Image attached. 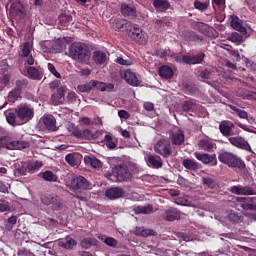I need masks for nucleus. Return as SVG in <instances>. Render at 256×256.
<instances>
[{"label":"nucleus","mask_w":256,"mask_h":256,"mask_svg":"<svg viewBox=\"0 0 256 256\" xmlns=\"http://www.w3.org/2000/svg\"><path fill=\"white\" fill-rule=\"evenodd\" d=\"M68 55L73 61H79V63H85L91 58V50L85 43L74 42L68 49Z\"/></svg>","instance_id":"f257e3e1"},{"label":"nucleus","mask_w":256,"mask_h":256,"mask_svg":"<svg viewBox=\"0 0 256 256\" xmlns=\"http://www.w3.org/2000/svg\"><path fill=\"white\" fill-rule=\"evenodd\" d=\"M31 144L27 141L17 140V141H9V137L1 136L0 137V151L2 149H8L9 151L13 150H21V149H29Z\"/></svg>","instance_id":"f03ea898"},{"label":"nucleus","mask_w":256,"mask_h":256,"mask_svg":"<svg viewBox=\"0 0 256 256\" xmlns=\"http://www.w3.org/2000/svg\"><path fill=\"white\" fill-rule=\"evenodd\" d=\"M154 151L158 155L164 157V159H169L173 155V148L171 147V140L169 138H161L154 145Z\"/></svg>","instance_id":"7ed1b4c3"},{"label":"nucleus","mask_w":256,"mask_h":256,"mask_svg":"<svg viewBox=\"0 0 256 256\" xmlns=\"http://www.w3.org/2000/svg\"><path fill=\"white\" fill-rule=\"evenodd\" d=\"M218 160L223 165H227L228 167H239V163H241V159L233 152H229L227 150H222L218 153Z\"/></svg>","instance_id":"20e7f679"},{"label":"nucleus","mask_w":256,"mask_h":256,"mask_svg":"<svg viewBox=\"0 0 256 256\" xmlns=\"http://www.w3.org/2000/svg\"><path fill=\"white\" fill-rule=\"evenodd\" d=\"M126 33L132 41H135V43L143 44L147 41L143 30L139 28V25L134 24L133 22H130V26L126 28Z\"/></svg>","instance_id":"39448f33"},{"label":"nucleus","mask_w":256,"mask_h":256,"mask_svg":"<svg viewBox=\"0 0 256 256\" xmlns=\"http://www.w3.org/2000/svg\"><path fill=\"white\" fill-rule=\"evenodd\" d=\"M17 118L23 123H29L35 115V110L27 104H21L16 108Z\"/></svg>","instance_id":"423d86ee"},{"label":"nucleus","mask_w":256,"mask_h":256,"mask_svg":"<svg viewBox=\"0 0 256 256\" xmlns=\"http://www.w3.org/2000/svg\"><path fill=\"white\" fill-rule=\"evenodd\" d=\"M70 189H73V191H87V189H91V182L83 176H74L70 180Z\"/></svg>","instance_id":"0eeeda50"},{"label":"nucleus","mask_w":256,"mask_h":256,"mask_svg":"<svg viewBox=\"0 0 256 256\" xmlns=\"http://www.w3.org/2000/svg\"><path fill=\"white\" fill-rule=\"evenodd\" d=\"M112 172L116 175V179L119 182L129 181L132 177L131 171H129V166L125 164L116 165Z\"/></svg>","instance_id":"6e6552de"},{"label":"nucleus","mask_w":256,"mask_h":256,"mask_svg":"<svg viewBox=\"0 0 256 256\" xmlns=\"http://www.w3.org/2000/svg\"><path fill=\"white\" fill-rule=\"evenodd\" d=\"M194 157L197 159V161L203 163V165H211L212 163V167H217V154L195 152Z\"/></svg>","instance_id":"1a4fd4ad"},{"label":"nucleus","mask_w":256,"mask_h":256,"mask_svg":"<svg viewBox=\"0 0 256 256\" xmlns=\"http://www.w3.org/2000/svg\"><path fill=\"white\" fill-rule=\"evenodd\" d=\"M228 141L233 145V147H237V149H242L243 151H249L250 153H253L249 142H247V140L241 136L229 137Z\"/></svg>","instance_id":"9d476101"},{"label":"nucleus","mask_w":256,"mask_h":256,"mask_svg":"<svg viewBox=\"0 0 256 256\" xmlns=\"http://www.w3.org/2000/svg\"><path fill=\"white\" fill-rule=\"evenodd\" d=\"M72 136L76 137V139L85 141H93V139H97V134L93 133L90 129L80 130L79 128H75L72 131Z\"/></svg>","instance_id":"9b49d317"},{"label":"nucleus","mask_w":256,"mask_h":256,"mask_svg":"<svg viewBox=\"0 0 256 256\" xmlns=\"http://www.w3.org/2000/svg\"><path fill=\"white\" fill-rule=\"evenodd\" d=\"M19 55L27 65H35V58L31 54V44L29 42L23 43Z\"/></svg>","instance_id":"f8f14e48"},{"label":"nucleus","mask_w":256,"mask_h":256,"mask_svg":"<svg viewBox=\"0 0 256 256\" xmlns=\"http://www.w3.org/2000/svg\"><path fill=\"white\" fill-rule=\"evenodd\" d=\"M182 61L186 65H201L205 61V53L200 52L196 55H183Z\"/></svg>","instance_id":"ddd939ff"},{"label":"nucleus","mask_w":256,"mask_h":256,"mask_svg":"<svg viewBox=\"0 0 256 256\" xmlns=\"http://www.w3.org/2000/svg\"><path fill=\"white\" fill-rule=\"evenodd\" d=\"M121 15L124 17H127L128 19H135L137 17V7H135V4L133 3H125L123 2L121 4Z\"/></svg>","instance_id":"4468645a"},{"label":"nucleus","mask_w":256,"mask_h":256,"mask_svg":"<svg viewBox=\"0 0 256 256\" xmlns=\"http://www.w3.org/2000/svg\"><path fill=\"white\" fill-rule=\"evenodd\" d=\"M198 147L207 153H214V151L217 149V143L210 138H203L198 141Z\"/></svg>","instance_id":"2eb2a0df"},{"label":"nucleus","mask_w":256,"mask_h":256,"mask_svg":"<svg viewBox=\"0 0 256 256\" xmlns=\"http://www.w3.org/2000/svg\"><path fill=\"white\" fill-rule=\"evenodd\" d=\"M168 139L171 141L172 145L181 147V145L185 143V132H183V130H178L177 132L170 131Z\"/></svg>","instance_id":"dca6fc26"},{"label":"nucleus","mask_w":256,"mask_h":256,"mask_svg":"<svg viewBox=\"0 0 256 256\" xmlns=\"http://www.w3.org/2000/svg\"><path fill=\"white\" fill-rule=\"evenodd\" d=\"M125 195V190L121 187H111L105 191V197L110 199V201H115V199H121Z\"/></svg>","instance_id":"f3484780"},{"label":"nucleus","mask_w":256,"mask_h":256,"mask_svg":"<svg viewBox=\"0 0 256 256\" xmlns=\"http://www.w3.org/2000/svg\"><path fill=\"white\" fill-rule=\"evenodd\" d=\"M233 129H235V124L233 122L223 121L219 124V131L223 137H231L235 135V133H233Z\"/></svg>","instance_id":"a211bd4d"},{"label":"nucleus","mask_w":256,"mask_h":256,"mask_svg":"<svg viewBox=\"0 0 256 256\" xmlns=\"http://www.w3.org/2000/svg\"><path fill=\"white\" fill-rule=\"evenodd\" d=\"M42 123L44 125V127L48 130V131H57V120L55 119V116L51 115V114H46L42 117Z\"/></svg>","instance_id":"6ab92c4d"},{"label":"nucleus","mask_w":256,"mask_h":256,"mask_svg":"<svg viewBox=\"0 0 256 256\" xmlns=\"http://www.w3.org/2000/svg\"><path fill=\"white\" fill-rule=\"evenodd\" d=\"M230 191L234 195H256L255 189L251 186H232Z\"/></svg>","instance_id":"aec40b11"},{"label":"nucleus","mask_w":256,"mask_h":256,"mask_svg":"<svg viewBox=\"0 0 256 256\" xmlns=\"http://www.w3.org/2000/svg\"><path fill=\"white\" fill-rule=\"evenodd\" d=\"M51 101L53 105H63L65 103V87L57 89V93L52 94Z\"/></svg>","instance_id":"412c9836"},{"label":"nucleus","mask_w":256,"mask_h":256,"mask_svg":"<svg viewBox=\"0 0 256 256\" xmlns=\"http://www.w3.org/2000/svg\"><path fill=\"white\" fill-rule=\"evenodd\" d=\"M112 27L115 29V31H127V28L131 27V21L123 18H116L112 22Z\"/></svg>","instance_id":"4be33fe9"},{"label":"nucleus","mask_w":256,"mask_h":256,"mask_svg":"<svg viewBox=\"0 0 256 256\" xmlns=\"http://www.w3.org/2000/svg\"><path fill=\"white\" fill-rule=\"evenodd\" d=\"M124 79L129 85H132V87H139L141 83L139 82V78H137V74L131 70H126L124 72Z\"/></svg>","instance_id":"5701e85b"},{"label":"nucleus","mask_w":256,"mask_h":256,"mask_svg":"<svg viewBox=\"0 0 256 256\" xmlns=\"http://www.w3.org/2000/svg\"><path fill=\"white\" fill-rule=\"evenodd\" d=\"M58 245L63 249H73V247L77 245V240H75V238L68 235L65 238L59 239Z\"/></svg>","instance_id":"b1692460"},{"label":"nucleus","mask_w":256,"mask_h":256,"mask_svg":"<svg viewBox=\"0 0 256 256\" xmlns=\"http://www.w3.org/2000/svg\"><path fill=\"white\" fill-rule=\"evenodd\" d=\"M84 163L87 167H92V169H101L103 167V163L101 160L97 159L95 156H85Z\"/></svg>","instance_id":"393cba45"},{"label":"nucleus","mask_w":256,"mask_h":256,"mask_svg":"<svg viewBox=\"0 0 256 256\" xmlns=\"http://www.w3.org/2000/svg\"><path fill=\"white\" fill-rule=\"evenodd\" d=\"M147 163L149 167H152L153 169H161V167H163V160L160 156H153L149 154L147 158Z\"/></svg>","instance_id":"a878e982"},{"label":"nucleus","mask_w":256,"mask_h":256,"mask_svg":"<svg viewBox=\"0 0 256 256\" xmlns=\"http://www.w3.org/2000/svg\"><path fill=\"white\" fill-rule=\"evenodd\" d=\"M182 165L185 169H188L189 171H197L198 169H201V164H199V162L194 159H184L182 161Z\"/></svg>","instance_id":"bb28decb"},{"label":"nucleus","mask_w":256,"mask_h":256,"mask_svg":"<svg viewBox=\"0 0 256 256\" xmlns=\"http://www.w3.org/2000/svg\"><path fill=\"white\" fill-rule=\"evenodd\" d=\"M132 211L135 215H149V213H153V206L151 204L147 206H134Z\"/></svg>","instance_id":"cd10ccee"},{"label":"nucleus","mask_w":256,"mask_h":256,"mask_svg":"<svg viewBox=\"0 0 256 256\" xmlns=\"http://www.w3.org/2000/svg\"><path fill=\"white\" fill-rule=\"evenodd\" d=\"M4 115L6 117L7 123L9 125H12V127H16V125H17V109H15V111L6 110L4 112Z\"/></svg>","instance_id":"c85d7f7f"},{"label":"nucleus","mask_w":256,"mask_h":256,"mask_svg":"<svg viewBox=\"0 0 256 256\" xmlns=\"http://www.w3.org/2000/svg\"><path fill=\"white\" fill-rule=\"evenodd\" d=\"M50 208L52 211H63L65 208V204L63 203V199L59 197V195H56L54 199L52 200V203L50 204Z\"/></svg>","instance_id":"c756f323"},{"label":"nucleus","mask_w":256,"mask_h":256,"mask_svg":"<svg viewBox=\"0 0 256 256\" xmlns=\"http://www.w3.org/2000/svg\"><path fill=\"white\" fill-rule=\"evenodd\" d=\"M158 75H160L162 79H172L173 69L167 65L161 66L158 70Z\"/></svg>","instance_id":"7c9ffc66"},{"label":"nucleus","mask_w":256,"mask_h":256,"mask_svg":"<svg viewBox=\"0 0 256 256\" xmlns=\"http://www.w3.org/2000/svg\"><path fill=\"white\" fill-rule=\"evenodd\" d=\"M153 7L157 11H167V9L171 8V3H169V0H154Z\"/></svg>","instance_id":"2f4dec72"},{"label":"nucleus","mask_w":256,"mask_h":256,"mask_svg":"<svg viewBox=\"0 0 256 256\" xmlns=\"http://www.w3.org/2000/svg\"><path fill=\"white\" fill-rule=\"evenodd\" d=\"M166 221H177V219H181V212L175 208H171L165 213Z\"/></svg>","instance_id":"473e14b6"},{"label":"nucleus","mask_w":256,"mask_h":256,"mask_svg":"<svg viewBox=\"0 0 256 256\" xmlns=\"http://www.w3.org/2000/svg\"><path fill=\"white\" fill-rule=\"evenodd\" d=\"M27 74H28V77H30V79H34L38 81H41V79H43V74H41V71H39V69L33 66H29L27 68Z\"/></svg>","instance_id":"72a5a7b5"},{"label":"nucleus","mask_w":256,"mask_h":256,"mask_svg":"<svg viewBox=\"0 0 256 256\" xmlns=\"http://www.w3.org/2000/svg\"><path fill=\"white\" fill-rule=\"evenodd\" d=\"M93 59L97 65H104L107 61V54L102 51H94Z\"/></svg>","instance_id":"f704fd0d"},{"label":"nucleus","mask_w":256,"mask_h":256,"mask_svg":"<svg viewBox=\"0 0 256 256\" xmlns=\"http://www.w3.org/2000/svg\"><path fill=\"white\" fill-rule=\"evenodd\" d=\"M56 195L57 194H42L40 196V201L42 205H45V207H50Z\"/></svg>","instance_id":"c9c22d12"},{"label":"nucleus","mask_w":256,"mask_h":256,"mask_svg":"<svg viewBox=\"0 0 256 256\" xmlns=\"http://www.w3.org/2000/svg\"><path fill=\"white\" fill-rule=\"evenodd\" d=\"M104 144L108 149H115L117 147V139L113 138L110 134L104 136Z\"/></svg>","instance_id":"e433bc0d"},{"label":"nucleus","mask_w":256,"mask_h":256,"mask_svg":"<svg viewBox=\"0 0 256 256\" xmlns=\"http://www.w3.org/2000/svg\"><path fill=\"white\" fill-rule=\"evenodd\" d=\"M65 49V42L61 39H57L52 44V53H61Z\"/></svg>","instance_id":"4c0bfd02"},{"label":"nucleus","mask_w":256,"mask_h":256,"mask_svg":"<svg viewBox=\"0 0 256 256\" xmlns=\"http://www.w3.org/2000/svg\"><path fill=\"white\" fill-rule=\"evenodd\" d=\"M80 245L82 249H91L93 246L97 245V239L95 238H84Z\"/></svg>","instance_id":"58836bf2"},{"label":"nucleus","mask_w":256,"mask_h":256,"mask_svg":"<svg viewBox=\"0 0 256 256\" xmlns=\"http://www.w3.org/2000/svg\"><path fill=\"white\" fill-rule=\"evenodd\" d=\"M42 179L44 181H50L53 183H57L58 181L57 175H55L52 171H49V170L42 173Z\"/></svg>","instance_id":"ea45409f"},{"label":"nucleus","mask_w":256,"mask_h":256,"mask_svg":"<svg viewBox=\"0 0 256 256\" xmlns=\"http://www.w3.org/2000/svg\"><path fill=\"white\" fill-rule=\"evenodd\" d=\"M231 111H234L240 119H249V114L245 110L237 108V106L229 105Z\"/></svg>","instance_id":"a19ab883"},{"label":"nucleus","mask_w":256,"mask_h":256,"mask_svg":"<svg viewBox=\"0 0 256 256\" xmlns=\"http://www.w3.org/2000/svg\"><path fill=\"white\" fill-rule=\"evenodd\" d=\"M21 99V92L16 90L15 88L9 92L8 94V101L9 103H15V101H18Z\"/></svg>","instance_id":"79ce46f5"},{"label":"nucleus","mask_w":256,"mask_h":256,"mask_svg":"<svg viewBox=\"0 0 256 256\" xmlns=\"http://www.w3.org/2000/svg\"><path fill=\"white\" fill-rule=\"evenodd\" d=\"M77 89L78 91H80V93H91V91H93L92 80L90 82H87L86 84L78 85Z\"/></svg>","instance_id":"37998d69"},{"label":"nucleus","mask_w":256,"mask_h":256,"mask_svg":"<svg viewBox=\"0 0 256 256\" xmlns=\"http://www.w3.org/2000/svg\"><path fill=\"white\" fill-rule=\"evenodd\" d=\"M27 85H29L28 79H20L16 81V86L14 89L22 93L23 89H27Z\"/></svg>","instance_id":"c03bdc74"},{"label":"nucleus","mask_w":256,"mask_h":256,"mask_svg":"<svg viewBox=\"0 0 256 256\" xmlns=\"http://www.w3.org/2000/svg\"><path fill=\"white\" fill-rule=\"evenodd\" d=\"M26 167L29 173H31V171H39V169L43 167V162L41 161H36L35 163L26 162Z\"/></svg>","instance_id":"a18cd8bd"},{"label":"nucleus","mask_w":256,"mask_h":256,"mask_svg":"<svg viewBox=\"0 0 256 256\" xmlns=\"http://www.w3.org/2000/svg\"><path fill=\"white\" fill-rule=\"evenodd\" d=\"M65 161L66 163H68V165H71V167H77V165H79L77 156H75V154L73 153L67 154L65 157Z\"/></svg>","instance_id":"49530a36"},{"label":"nucleus","mask_w":256,"mask_h":256,"mask_svg":"<svg viewBox=\"0 0 256 256\" xmlns=\"http://www.w3.org/2000/svg\"><path fill=\"white\" fill-rule=\"evenodd\" d=\"M137 235H139V237H155L157 232H155L153 229H142L137 231Z\"/></svg>","instance_id":"de8ad7c7"},{"label":"nucleus","mask_w":256,"mask_h":256,"mask_svg":"<svg viewBox=\"0 0 256 256\" xmlns=\"http://www.w3.org/2000/svg\"><path fill=\"white\" fill-rule=\"evenodd\" d=\"M92 89H98V91H107V84L99 80H92Z\"/></svg>","instance_id":"09e8293b"},{"label":"nucleus","mask_w":256,"mask_h":256,"mask_svg":"<svg viewBox=\"0 0 256 256\" xmlns=\"http://www.w3.org/2000/svg\"><path fill=\"white\" fill-rule=\"evenodd\" d=\"M231 27H233L235 31H241V29H243V24L239 22V17L232 16Z\"/></svg>","instance_id":"8fccbe9b"},{"label":"nucleus","mask_w":256,"mask_h":256,"mask_svg":"<svg viewBox=\"0 0 256 256\" xmlns=\"http://www.w3.org/2000/svg\"><path fill=\"white\" fill-rule=\"evenodd\" d=\"M212 7L215 11L223 9L225 7V0H212Z\"/></svg>","instance_id":"3c124183"},{"label":"nucleus","mask_w":256,"mask_h":256,"mask_svg":"<svg viewBox=\"0 0 256 256\" xmlns=\"http://www.w3.org/2000/svg\"><path fill=\"white\" fill-rule=\"evenodd\" d=\"M229 41H231L232 43H242L243 41V36L237 32L232 33Z\"/></svg>","instance_id":"603ef678"},{"label":"nucleus","mask_w":256,"mask_h":256,"mask_svg":"<svg viewBox=\"0 0 256 256\" xmlns=\"http://www.w3.org/2000/svg\"><path fill=\"white\" fill-rule=\"evenodd\" d=\"M27 172H29L27 168V162H23L22 166L18 167L15 173L18 175H27Z\"/></svg>","instance_id":"864d4df0"},{"label":"nucleus","mask_w":256,"mask_h":256,"mask_svg":"<svg viewBox=\"0 0 256 256\" xmlns=\"http://www.w3.org/2000/svg\"><path fill=\"white\" fill-rule=\"evenodd\" d=\"M71 21H73V16L70 14H64L60 16L61 25H67V23H71Z\"/></svg>","instance_id":"5fc2aeb1"},{"label":"nucleus","mask_w":256,"mask_h":256,"mask_svg":"<svg viewBox=\"0 0 256 256\" xmlns=\"http://www.w3.org/2000/svg\"><path fill=\"white\" fill-rule=\"evenodd\" d=\"M105 245L108 247H117L118 241L113 237H106L104 240Z\"/></svg>","instance_id":"6e6d98bb"},{"label":"nucleus","mask_w":256,"mask_h":256,"mask_svg":"<svg viewBox=\"0 0 256 256\" xmlns=\"http://www.w3.org/2000/svg\"><path fill=\"white\" fill-rule=\"evenodd\" d=\"M48 70L50 71V73H52V75H54V77H56V79H61V74L57 71L55 65H53L52 63H48Z\"/></svg>","instance_id":"4d7b16f0"},{"label":"nucleus","mask_w":256,"mask_h":256,"mask_svg":"<svg viewBox=\"0 0 256 256\" xmlns=\"http://www.w3.org/2000/svg\"><path fill=\"white\" fill-rule=\"evenodd\" d=\"M193 102L192 101H185L182 104V111H184V113H189V111H192L193 109Z\"/></svg>","instance_id":"13d9d810"},{"label":"nucleus","mask_w":256,"mask_h":256,"mask_svg":"<svg viewBox=\"0 0 256 256\" xmlns=\"http://www.w3.org/2000/svg\"><path fill=\"white\" fill-rule=\"evenodd\" d=\"M195 9H198V11H206V9L209 7L207 3H203L201 1H195L194 2Z\"/></svg>","instance_id":"bf43d9fd"},{"label":"nucleus","mask_w":256,"mask_h":256,"mask_svg":"<svg viewBox=\"0 0 256 256\" xmlns=\"http://www.w3.org/2000/svg\"><path fill=\"white\" fill-rule=\"evenodd\" d=\"M228 219H229V221H232L233 223H239V221H241V216H239L238 213L231 212L228 215Z\"/></svg>","instance_id":"052dcab7"},{"label":"nucleus","mask_w":256,"mask_h":256,"mask_svg":"<svg viewBox=\"0 0 256 256\" xmlns=\"http://www.w3.org/2000/svg\"><path fill=\"white\" fill-rule=\"evenodd\" d=\"M198 77H200V79H210L211 71L209 69H204L200 72Z\"/></svg>","instance_id":"680f3d73"},{"label":"nucleus","mask_w":256,"mask_h":256,"mask_svg":"<svg viewBox=\"0 0 256 256\" xmlns=\"http://www.w3.org/2000/svg\"><path fill=\"white\" fill-rule=\"evenodd\" d=\"M118 117H120V119H129V117H131V114H129V112L126 110H119Z\"/></svg>","instance_id":"e2e57ef3"},{"label":"nucleus","mask_w":256,"mask_h":256,"mask_svg":"<svg viewBox=\"0 0 256 256\" xmlns=\"http://www.w3.org/2000/svg\"><path fill=\"white\" fill-rule=\"evenodd\" d=\"M5 211H9V204L0 200V213H5Z\"/></svg>","instance_id":"0e129e2a"},{"label":"nucleus","mask_w":256,"mask_h":256,"mask_svg":"<svg viewBox=\"0 0 256 256\" xmlns=\"http://www.w3.org/2000/svg\"><path fill=\"white\" fill-rule=\"evenodd\" d=\"M202 182L203 185H206L207 187H213V183H215L211 177H204V179H202Z\"/></svg>","instance_id":"69168bd1"},{"label":"nucleus","mask_w":256,"mask_h":256,"mask_svg":"<svg viewBox=\"0 0 256 256\" xmlns=\"http://www.w3.org/2000/svg\"><path fill=\"white\" fill-rule=\"evenodd\" d=\"M77 94L75 92H70L67 95V99L69 101V103H75V101H77Z\"/></svg>","instance_id":"338daca9"},{"label":"nucleus","mask_w":256,"mask_h":256,"mask_svg":"<svg viewBox=\"0 0 256 256\" xmlns=\"http://www.w3.org/2000/svg\"><path fill=\"white\" fill-rule=\"evenodd\" d=\"M117 63H119V65H133L131 60H125L122 57L117 58Z\"/></svg>","instance_id":"774afa93"}]
</instances>
